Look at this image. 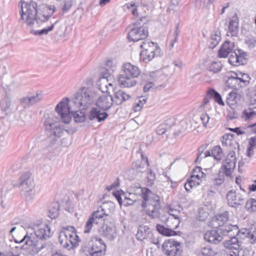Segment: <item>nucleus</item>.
I'll use <instances>...</instances> for the list:
<instances>
[{
    "mask_svg": "<svg viewBox=\"0 0 256 256\" xmlns=\"http://www.w3.org/2000/svg\"><path fill=\"white\" fill-rule=\"evenodd\" d=\"M100 82L98 89H90L82 88L76 94L75 102L78 106L88 108L90 105L95 104L97 108L104 111L110 109L114 102V99L110 95L104 94L108 92L109 87L113 88L111 82L106 84L105 88H102Z\"/></svg>",
    "mask_w": 256,
    "mask_h": 256,
    "instance_id": "nucleus-1",
    "label": "nucleus"
},
{
    "mask_svg": "<svg viewBox=\"0 0 256 256\" xmlns=\"http://www.w3.org/2000/svg\"><path fill=\"white\" fill-rule=\"evenodd\" d=\"M142 195L143 200L142 206L146 215L152 218H158L160 215V198L147 188H138L134 192H130L124 196V206L132 204Z\"/></svg>",
    "mask_w": 256,
    "mask_h": 256,
    "instance_id": "nucleus-2",
    "label": "nucleus"
},
{
    "mask_svg": "<svg viewBox=\"0 0 256 256\" xmlns=\"http://www.w3.org/2000/svg\"><path fill=\"white\" fill-rule=\"evenodd\" d=\"M21 10L20 20H23L29 26H33L35 22H39L47 21L56 11L54 6L46 4L43 6V9L48 14L46 15L38 14V4L36 2L31 1L30 3L20 1L19 3Z\"/></svg>",
    "mask_w": 256,
    "mask_h": 256,
    "instance_id": "nucleus-3",
    "label": "nucleus"
},
{
    "mask_svg": "<svg viewBox=\"0 0 256 256\" xmlns=\"http://www.w3.org/2000/svg\"><path fill=\"white\" fill-rule=\"evenodd\" d=\"M76 94L74 98L69 100L68 98L62 100L56 107L55 110L60 116L62 122L64 124H68L71 120L72 115L76 122H81L86 120L84 112L78 110H86L88 108H83V106H77L75 100Z\"/></svg>",
    "mask_w": 256,
    "mask_h": 256,
    "instance_id": "nucleus-4",
    "label": "nucleus"
},
{
    "mask_svg": "<svg viewBox=\"0 0 256 256\" xmlns=\"http://www.w3.org/2000/svg\"><path fill=\"white\" fill-rule=\"evenodd\" d=\"M52 235L50 226L46 224L39 228L34 234H26L20 242H24L23 248L29 250L34 253H38L46 246V242L43 240L49 238Z\"/></svg>",
    "mask_w": 256,
    "mask_h": 256,
    "instance_id": "nucleus-5",
    "label": "nucleus"
},
{
    "mask_svg": "<svg viewBox=\"0 0 256 256\" xmlns=\"http://www.w3.org/2000/svg\"><path fill=\"white\" fill-rule=\"evenodd\" d=\"M232 135L230 134H224L222 137V142L223 146H232L229 149V153L226 156L225 160L222 162V167L224 168V172L226 176H230L232 172L234 170L236 166V152L233 150L238 148V144L232 140Z\"/></svg>",
    "mask_w": 256,
    "mask_h": 256,
    "instance_id": "nucleus-6",
    "label": "nucleus"
},
{
    "mask_svg": "<svg viewBox=\"0 0 256 256\" xmlns=\"http://www.w3.org/2000/svg\"><path fill=\"white\" fill-rule=\"evenodd\" d=\"M20 186L22 194L27 200L34 199L35 196L34 184L31 174L28 172L23 174L20 178Z\"/></svg>",
    "mask_w": 256,
    "mask_h": 256,
    "instance_id": "nucleus-7",
    "label": "nucleus"
},
{
    "mask_svg": "<svg viewBox=\"0 0 256 256\" xmlns=\"http://www.w3.org/2000/svg\"><path fill=\"white\" fill-rule=\"evenodd\" d=\"M59 241L64 248L68 250L76 246L79 241V238L75 232L74 227L72 226L70 229H64L60 231L59 234Z\"/></svg>",
    "mask_w": 256,
    "mask_h": 256,
    "instance_id": "nucleus-8",
    "label": "nucleus"
},
{
    "mask_svg": "<svg viewBox=\"0 0 256 256\" xmlns=\"http://www.w3.org/2000/svg\"><path fill=\"white\" fill-rule=\"evenodd\" d=\"M142 48L140 52V58L144 62H148L152 60L160 52L157 44L146 40L142 42L140 45Z\"/></svg>",
    "mask_w": 256,
    "mask_h": 256,
    "instance_id": "nucleus-9",
    "label": "nucleus"
},
{
    "mask_svg": "<svg viewBox=\"0 0 256 256\" xmlns=\"http://www.w3.org/2000/svg\"><path fill=\"white\" fill-rule=\"evenodd\" d=\"M162 250L167 256H181L182 252V244L173 239L166 240L162 244Z\"/></svg>",
    "mask_w": 256,
    "mask_h": 256,
    "instance_id": "nucleus-10",
    "label": "nucleus"
},
{
    "mask_svg": "<svg viewBox=\"0 0 256 256\" xmlns=\"http://www.w3.org/2000/svg\"><path fill=\"white\" fill-rule=\"evenodd\" d=\"M115 209L114 202L111 201L104 202L100 206L94 211L104 222L108 219L112 220V216Z\"/></svg>",
    "mask_w": 256,
    "mask_h": 256,
    "instance_id": "nucleus-11",
    "label": "nucleus"
},
{
    "mask_svg": "<svg viewBox=\"0 0 256 256\" xmlns=\"http://www.w3.org/2000/svg\"><path fill=\"white\" fill-rule=\"evenodd\" d=\"M223 236L236 235L238 238L244 239L247 238L249 239V228H242L239 230L236 224L229 225L222 229Z\"/></svg>",
    "mask_w": 256,
    "mask_h": 256,
    "instance_id": "nucleus-12",
    "label": "nucleus"
},
{
    "mask_svg": "<svg viewBox=\"0 0 256 256\" xmlns=\"http://www.w3.org/2000/svg\"><path fill=\"white\" fill-rule=\"evenodd\" d=\"M148 34V30L146 26H135L130 30L128 38L130 40L138 42L146 38Z\"/></svg>",
    "mask_w": 256,
    "mask_h": 256,
    "instance_id": "nucleus-13",
    "label": "nucleus"
},
{
    "mask_svg": "<svg viewBox=\"0 0 256 256\" xmlns=\"http://www.w3.org/2000/svg\"><path fill=\"white\" fill-rule=\"evenodd\" d=\"M228 220V212H224L218 214L214 216L211 221L210 222V226L214 228H218V230L223 235V232L222 229L230 224L224 226V224Z\"/></svg>",
    "mask_w": 256,
    "mask_h": 256,
    "instance_id": "nucleus-14",
    "label": "nucleus"
},
{
    "mask_svg": "<svg viewBox=\"0 0 256 256\" xmlns=\"http://www.w3.org/2000/svg\"><path fill=\"white\" fill-rule=\"evenodd\" d=\"M88 246L90 250L88 251L90 256H100L102 250L106 247L102 240L101 239L98 240L97 238L89 242Z\"/></svg>",
    "mask_w": 256,
    "mask_h": 256,
    "instance_id": "nucleus-15",
    "label": "nucleus"
},
{
    "mask_svg": "<svg viewBox=\"0 0 256 256\" xmlns=\"http://www.w3.org/2000/svg\"><path fill=\"white\" fill-rule=\"evenodd\" d=\"M226 199L230 206L236 207L244 203V197L240 193L230 190L226 194Z\"/></svg>",
    "mask_w": 256,
    "mask_h": 256,
    "instance_id": "nucleus-16",
    "label": "nucleus"
},
{
    "mask_svg": "<svg viewBox=\"0 0 256 256\" xmlns=\"http://www.w3.org/2000/svg\"><path fill=\"white\" fill-rule=\"evenodd\" d=\"M246 54L240 50H234L228 58V62L234 66L244 64L246 62Z\"/></svg>",
    "mask_w": 256,
    "mask_h": 256,
    "instance_id": "nucleus-17",
    "label": "nucleus"
},
{
    "mask_svg": "<svg viewBox=\"0 0 256 256\" xmlns=\"http://www.w3.org/2000/svg\"><path fill=\"white\" fill-rule=\"evenodd\" d=\"M102 222L104 220L100 218V216L94 212L86 222L84 230V233H89L94 226H98L99 223Z\"/></svg>",
    "mask_w": 256,
    "mask_h": 256,
    "instance_id": "nucleus-18",
    "label": "nucleus"
},
{
    "mask_svg": "<svg viewBox=\"0 0 256 256\" xmlns=\"http://www.w3.org/2000/svg\"><path fill=\"white\" fill-rule=\"evenodd\" d=\"M122 70L124 72L123 74L133 78H137L140 73L138 66L130 62L124 63L122 67Z\"/></svg>",
    "mask_w": 256,
    "mask_h": 256,
    "instance_id": "nucleus-19",
    "label": "nucleus"
},
{
    "mask_svg": "<svg viewBox=\"0 0 256 256\" xmlns=\"http://www.w3.org/2000/svg\"><path fill=\"white\" fill-rule=\"evenodd\" d=\"M108 114L102 110L98 108H92L90 112L88 118L90 120H96L98 122H101L105 120Z\"/></svg>",
    "mask_w": 256,
    "mask_h": 256,
    "instance_id": "nucleus-20",
    "label": "nucleus"
},
{
    "mask_svg": "<svg viewBox=\"0 0 256 256\" xmlns=\"http://www.w3.org/2000/svg\"><path fill=\"white\" fill-rule=\"evenodd\" d=\"M105 228H104L102 234L110 240H112L116 237V228L113 222H110L109 224H105Z\"/></svg>",
    "mask_w": 256,
    "mask_h": 256,
    "instance_id": "nucleus-21",
    "label": "nucleus"
},
{
    "mask_svg": "<svg viewBox=\"0 0 256 256\" xmlns=\"http://www.w3.org/2000/svg\"><path fill=\"white\" fill-rule=\"evenodd\" d=\"M116 62L112 60H108L106 62L105 64L104 70L102 72V73H104V78L100 80V82L105 84L108 82L107 78L108 76L112 73L116 69Z\"/></svg>",
    "mask_w": 256,
    "mask_h": 256,
    "instance_id": "nucleus-22",
    "label": "nucleus"
},
{
    "mask_svg": "<svg viewBox=\"0 0 256 256\" xmlns=\"http://www.w3.org/2000/svg\"><path fill=\"white\" fill-rule=\"evenodd\" d=\"M220 233L218 230H212L207 232L204 235V240L216 244L221 242L222 236L220 234Z\"/></svg>",
    "mask_w": 256,
    "mask_h": 256,
    "instance_id": "nucleus-23",
    "label": "nucleus"
},
{
    "mask_svg": "<svg viewBox=\"0 0 256 256\" xmlns=\"http://www.w3.org/2000/svg\"><path fill=\"white\" fill-rule=\"evenodd\" d=\"M135 78L127 76L123 74H120L118 77V84L122 88H130L134 86L136 84Z\"/></svg>",
    "mask_w": 256,
    "mask_h": 256,
    "instance_id": "nucleus-24",
    "label": "nucleus"
},
{
    "mask_svg": "<svg viewBox=\"0 0 256 256\" xmlns=\"http://www.w3.org/2000/svg\"><path fill=\"white\" fill-rule=\"evenodd\" d=\"M44 124L47 130H52V128H53L60 121L58 118L52 114H44Z\"/></svg>",
    "mask_w": 256,
    "mask_h": 256,
    "instance_id": "nucleus-25",
    "label": "nucleus"
},
{
    "mask_svg": "<svg viewBox=\"0 0 256 256\" xmlns=\"http://www.w3.org/2000/svg\"><path fill=\"white\" fill-rule=\"evenodd\" d=\"M226 85L230 88L236 90L243 87L240 78L238 77V73H234V76L229 77L226 81Z\"/></svg>",
    "mask_w": 256,
    "mask_h": 256,
    "instance_id": "nucleus-26",
    "label": "nucleus"
},
{
    "mask_svg": "<svg viewBox=\"0 0 256 256\" xmlns=\"http://www.w3.org/2000/svg\"><path fill=\"white\" fill-rule=\"evenodd\" d=\"M234 46V42L226 41L218 51V56L220 58H226L230 53Z\"/></svg>",
    "mask_w": 256,
    "mask_h": 256,
    "instance_id": "nucleus-27",
    "label": "nucleus"
},
{
    "mask_svg": "<svg viewBox=\"0 0 256 256\" xmlns=\"http://www.w3.org/2000/svg\"><path fill=\"white\" fill-rule=\"evenodd\" d=\"M52 130H53L52 134L54 136L52 135L50 136L46 140V142L47 143H50L49 144V146H52L56 144V137H60V134L62 132V129L61 128L60 124H59V122L56 125V126H54L53 128H52Z\"/></svg>",
    "mask_w": 256,
    "mask_h": 256,
    "instance_id": "nucleus-28",
    "label": "nucleus"
},
{
    "mask_svg": "<svg viewBox=\"0 0 256 256\" xmlns=\"http://www.w3.org/2000/svg\"><path fill=\"white\" fill-rule=\"evenodd\" d=\"M228 236L230 237V239L224 242V246L230 250H238L240 248L238 238L236 235Z\"/></svg>",
    "mask_w": 256,
    "mask_h": 256,
    "instance_id": "nucleus-29",
    "label": "nucleus"
},
{
    "mask_svg": "<svg viewBox=\"0 0 256 256\" xmlns=\"http://www.w3.org/2000/svg\"><path fill=\"white\" fill-rule=\"evenodd\" d=\"M221 40V34L220 31L216 30L214 31L208 42V47L210 48H214Z\"/></svg>",
    "mask_w": 256,
    "mask_h": 256,
    "instance_id": "nucleus-30",
    "label": "nucleus"
},
{
    "mask_svg": "<svg viewBox=\"0 0 256 256\" xmlns=\"http://www.w3.org/2000/svg\"><path fill=\"white\" fill-rule=\"evenodd\" d=\"M238 30V22L236 17L232 18L230 20L228 24V32L232 36L236 35ZM228 36H230L228 34Z\"/></svg>",
    "mask_w": 256,
    "mask_h": 256,
    "instance_id": "nucleus-31",
    "label": "nucleus"
},
{
    "mask_svg": "<svg viewBox=\"0 0 256 256\" xmlns=\"http://www.w3.org/2000/svg\"><path fill=\"white\" fill-rule=\"evenodd\" d=\"M130 96L122 91L119 90L116 92L114 94V102L117 105L122 104L124 102L128 100Z\"/></svg>",
    "mask_w": 256,
    "mask_h": 256,
    "instance_id": "nucleus-32",
    "label": "nucleus"
},
{
    "mask_svg": "<svg viewBox=\"0 0 256 256\" xmlns=\"http://www.w3.org/2000/svg\"><path fill=\"white\" fill-rule=\"evenodd\" d=\"M150 233V228L146 226H141L138 228V232L136 234L138 240H142L146 238Z\"/></svg>",
    "mask_w": 256,
    "mask_h": 256,
    "instance_id": "nucleus-33",
    "label": "nucleus"
},
{
    "mask_svg": "<svg viewBox=\"0 0 256 256\" xmlns=\"http://www.w3.org/2000/svg\"><path fill=\"white\" fill-rule=\"evenodd\" d=\"M60 207L58 202L52 203L48 208V216L52 219L56 218L59 214Z\"/></svg>",
    "mask_w": 256,
    "mask_h": 256,
    "instance_id": "nucleus-34",
    "label": "nucleus"
},
{
    "mask_svg": "<svg viewBox=\"0 0 256 256\" xmlns=\"http://www.w3.org/2000/svg\"><path fill=\"white\" fill-rule=\"evenodd\" d=\"M175 229L172 228V227L166 228L160 224H157L156 226V230L160 234L168 236L176 235V232L174 230Z\"/></svg>",
    "mask_w": 256,
    "mask_h": 256,
    "instance_id": "nucleus-35",
    "label": "nucleus"
},
{
    "mask_svg": "<svg viewBox=\"0 0 256 256\" xmlns=\"http://www.w3.org/2000/svg\"><path fill=\"white\" fill-rule=\"evenodd\" d=\"M240 96L234 92L229 93L226 98V103L230 106L232 107L240 100Z\"/></svg>",
    "mask_w": 256,
    "mask_h": 256,
    "instance_id": "nucleus-36",
    "label": "nucleus"
},
{
    "mask_svg": "<svg viewBox=\"0 0 256 256\" xmlns=\"http://www.w3.org/2000/svg\"><path fill=\"white\" fill-rule=\"evenodd\" d=\"M11 105V98L8 92H6L5 96L0 101V108L2 111H6L10 108Z\"/></svg>",
    "mask_w": 256,
    "mask_h": 256,
    "instance_id": "nucleus-37",
    "label": "nucleus"
},
{
    "mask_svg": "<svg viewBox=\"0 0 256 256\" xmlns=\"http://www.w3.org/2000/svg\"><path fill=\"white\" fill-rule=\"evenodd\" d=\"M224 172H219L216 178H213L212 186L214 188L221 186L224 182Z\"/></svg>",
    "mask_w": 256,
    "mask_h": 256,
    "instance_id": "nucleus-38",
    "label": "nucleus"
},
{
    "mask_svg": "<svg viewBox=\"0 0 256 256\" xmlns=\"http://www.w3.org/2000/svg\"><path fill=\"white\" fill-rule=\"evenodd\" d=\"M169 214L171 216L174 220V225L171 226L170 224H168L167 226L168 227H172V228H177L180 223V217L178 216L177 213H179V212L174 211L172 209H170L168 212Z\"/></svg>",
    "mask_w": 256,
    "mask_h": 256,
    "instance_id": "nucleus-39",
    "label": "nucleus"
},
{
    "mask_svg": "<svg viewBox=\"0 0 256 256\" xmlns=\"http://www.w3.org/2000/svg\"><path fill=\"white\" fill-rule=\"evenodd\" d=\"M146 98L144 96H140L137 98L134 104V109L135 112L140 111L142 108L144 104H146Z\"/></svg>",
    "mask_w": 256,
    "mask_h": 256,
    "instance_id": "nucleus-40",
    "label": "nucleus"
},
{
    "mask_svg": "<svg viewBox=\"0 0 256 256\" xmlns=\"http://www.w3.org/2000/svg\"><path fill=\"white\" fill-rule=\"evenodd\" d=\"M200 120L204 126L206 128H210L213 124V120L210 119L208 114L206 113H203L200 116Z\"/></svg>",
    "mask_w": 256,
    "mask_h": 256,
    "instance_id": "nucleus-41",
    "label": "nucleus"
},
{
    "mask_svg": "<svg viewBox=\"0 0 256 256\" xmlns=\"http://www.w3.org/2000/svg\"><path fill=\"white\" fill-rule=\"evenodd\" d=\"M212 155L216 160H220L223 156V152L220 146L213 147L212 150Z\"/></svg>",
    "mask_w": 256,
    "mask_h": 256,
    "instance_id": "nucleus-42",
    "label": "nucleus"
},
{
    "mask_svg": "<svg viewBox=\"0 0 256 256\" xmlns=\"http://www.w3.org/2000/svg\"><path fill=\"white\" fill-rule=\"evenodd\" d=\"M208 95L213 97L214 100L216 102L219 104L224 106V102H223L221 96L214 89H210L208 92Z\"/></svg>",
    "mask_w": 256,
    "mask_h": 256,
    "instance_id": "nucleus-43",
    "label": "nucleus"
},
{
    "mask_svg": "<svg viewBox=\"0 0 256 256\" xmlns=\"http://www.w3.org/2000/svg\"><path fill=\"white\" fill-rule=\"evenodd\" d=\"M250 243L256 244V223L253 224L249 228V240Z\"/></svg>",
    "mask_w": 256,
    "mask_h": 256,
    "instance_id": "nucleus-44",
    "label": "nucleus"
},
{
    "mask_svg": "<svg viewBox=\"0 0 256 256\" xmlns=\"http://www.w3.org/2000/svg\"><path fill=\"white\" fill-rule=\"evenodd\" d=\"M170 124L168 123V120H165L163 123L160 124L156 129V132L158 134H164L170 128Z\"/></svg>",
    "mask_w": 256,
    "mask_h": 256,
    "instance_id": "nucleus-45",
    "label": "nucleus"
},
{
    "mask_svg": "<svg viewBox=\"0 0 256 256\" xmlns=\"http://www.w3.org/2000/svg\"><path fill=\"white\" fill-rule=\"evenodd\" d=\"M245 206L250 212H256V196L254 198L248 200Z\"/></svg>",
    "mask_w": 256,
    "mask_h": 256,
    "instance_id": "nucleus-46",
    "label": "nucleus"
},
{
    "mask_svg": "<svg viewBox=\"0 0 256 256\" xmlns=\"http://www.w3.org/2000/svg\"><path fill=\"white\" fill-rule=\"evenodd\" d=\"M255 116H256V111L249 108L243 112L242 116L245 120H248L252 118Z\"/></svg>",
    "mask_w": 256,
    "mask_h": 256,
    "instance_id": "nucleus-47",
    "label": "nucleus"
},
{
    "mask_svg": "<svg viewBox=\"0 0 256 256\" xmlns=\"http://www.w3.org/2000/svg\"><path fill=\"white\" fill-rule=\"evenodd\" d=\"M31 104L34 105L40 102L43 98V94L42 92H38L30 96Z\"/></svg>",
    "mask_w": 256,
    "mask_h": 256,
    "instance_id": "nucleus-48",
    "label": "nucleus"
},
{
    "mask_svg": "<svg viewBox=\"0 0 256 256\" xmlns=\"http://www.w3.org/2000/svg\"><path fill=\"white\" fill-rule=\"evenodd\" d=\"M54 24H52L48 28H44L42 30H32L31 31V33L34 34V35H43L46 34H48L49 32L52 31L54 27Z\"/></svg>",
    "mask_w": 256,
    "mask_h": 256,
    "instance_id": "nucleus-49",
    "label": "nucleus"
},
{
    "mask_svg": "<svg viewBox=\"0 0 256 256\" xmlns=\"http://www.w3.org/2000/svg\"><path fill=\"white\" fill-rule=\"evenodd\" d=\"M222 64L220 62H212L209 67L210 71L216 73L220 71Z\"/></svg>",
    "mask_w": 256,
    "mask_h": 256,
    "instance_id": "nucleus-50",
    "label": "nucleus"
},
{
    "mask_svg": "<svg viewBox=\"0 0 256 256\" xmlns=\"http://www.w3.org/2000/svg\"><path fill=\"white\" fill-rule=\"evenodd\" d=\"M124 10L128 9L130 10L134 16H138V12H137V9L136 7L134 2H132L130 3L126 4L124 6Z\"/></svg>",
    "mask_w": 256,
    "mask_h": 256,
    "instance_id": "nucleus-51",
    "label": "nucleus"
},
{
    "mask_svg": "<svg viewBox=\"0 0 256 256\" xmlns=\"http://www.w3.org/2000/svg\"><path fill=\"white\" fill-rule=\"evenodd\" d=\"M238 77L240 78L243 86H244L248 84L250 78L248 74L240 72V74H238Z\"/></svg>",
    "mask_w": 256,
    "mask_h": 256,
    "instance_id": "nucleus-52",
    "label": "nucleus"
},
{
    "mask_svg": "<svg viewBox=\"0 0 256 256\" xmlns=\"http://www.w3.org/2000/svg\"><path fill=\"white\" fill-rule=\"evenodd\" d=\"M212 254V250L208 247H203L198 252L199 256H211Z\"/></svg>",
    "mask_w": 256,
    "mask_h": 256,
    "instance_id": "nucleus-53",
    "label": "nucleus"
},
{
    "mask_svg": "<svg viewBox=\"0 0 256 256\" xmlns=\"http://www.w3.org/2000/svg\"><path fill=\"white\" fill-rule=\"evenodd\" d=\"M72 4V0H64L62 6V12L64 13L69 10Z\"/></svg>",
    "mask_w": 256,
    "mask_h": 256,
    "instance_id": "nucleus-54",
    "label": "nucleus"
},
{
    "mask_svg": "<svg viewBox=\"0 0 256 256\" xmlns=\"http://www.w3.org/2000/svg\"><path fill=\"white\" fill-rule=\"evenodd\" d=\"M194 174H192L193 176H195L197 179H201L204 178L206 174L202 172V168L200 167H197L194 170Z\"/></svg>",
    "mask_w": 256,
    "mask_h": 256,
    "instance_id": "nucleus-55",
    "label": "nucleus"
},
{
    "mask_svg": "<svg viewBox=\"0 0 256 256\" xmlns=\"http://www.w3.org/2000/svg\"><path fill=\"white\" fill-rule=\"evenodd\" d=\"M214 0H196V6L200 8L202 6H206L212 4Z\"/></svg>",
    "mask_w": 256,
    "mask_h": 256,
    "instance_id": "nucleus-56",
    "label": "nucleus"
},
{
    "mask_svg": "<svg viewBox=\"0 0 256 256\" xmlns=\"http://www.w3.org/2000/svg\"><path fill=\"white\" fill-rule=\"evenodd\" d=\"M228 256H251V254L249 250L241 249L238 251V254L233 252Z\"/></svg>",
    "mask_w": 256,
    "mask_h": 256,
    "instance_id": "nucleus-57",
    "label": "nucleus"
},
{
    "mask_svg": "<svg viewBox=\"0 0 256 256\" xmlns=\"http://www.w3.org/2000/svg\"><path fill=\"white\" fill-rule=\"evenodd\" d=\"M148 20V19L146 16H142L134 24L135 26H144Z\"/></svg>",
    "mask_w": 256,
    "mask_h": 256,
    "instance_id": "nucleus-58",
    "label": "nucleus"
},
{
    "mask_svg": "<svg viewBox=\"0 0 256 256\" xmlns=\"http://www.w3.org/2000/svg\"><path fill=\"white\" fill-rule=\"evenodd\" d=\"M132 168L133 171L136 170L137 172H142L144 170V168L138 162L133 163Z\"/></svg>",
    "mask_w": 256,
    "mask_h": 256,
    "instance_id": "nucleus-59",
    "label": "nucleus"
},
{
    "mask_svg": "<svg viewBox=\"0 0 256 256\" xmlns=\"http://www.w3.org/2000/svg\"><path fill=\"white\" fill-rule=\"evenodd\" d=\"M188 180L190 182H192L193 187L199 185L201 182L200 179H197L195 176H193L192 175Z\"/></svg>",
    "mask_w": 256,
    "mask_h": 256,
    "instance_id": "nucleus-60",
    "label": "nucleus"
},
{
    "mask_svg": "<svg viewBox=\"0 0 256 256\" xmlns=\"http://www.w3.org/2000/svg\"><path fill=\"white\" fill-rule=\"evenodd\" d=\"M20 102L24 107L32 106V104H31V101L30 96H27L22 98Z\"/></svg>",
    "mask_w": 256,
    "mask_h": 256,
    "instance_id": "nucleus-61",
    "label": "nucleus"
},
{
    "mask_svg": "<svg viewBox=\"0 0 256 256\" xmlns=\"http://www.w3.org/2000/svg\"><path fill=\"white\" fill-rule=\"evenodd\" d=\"M246 44L249 48H252L256 46V39L255 38H250L246 41Z\"/></svg>",
    "mask_w": 256,
    "mask_h": 256,
    "instance_id": "nucleus-62",
    "label": "nucleus"
},
{
    "mask_svg": "<svg viewBox=\"0 0 256 256\" xmlns=\"http://www.w3.org/2000/svg\"><path fill=\"white\" fill-rule=\"evenodd\" d=\"M200 220L202 221L205 220L209 216L208 213V212H204L203 210L200 212Z\"/></svg>",
    "mask_w": 256,
    "mask_h": 256,
    "instance_id": "nucleus-63",
    "label": "nucleus"
},
{
    "mask_svg": "<svg viewBox=\"0 0 256 256\" xmlns=\"http://www.w3.org/2000/svg\"><path fill=\"white\" fill-rule=\"evenodd\" d=\"M249 144L252 148H253L256 146V136L252 137L250 138Z\"/></svg>",
    "mask_w": 256,
    "mask_h": 256,
    "instance_id": "nucleus-64",
    "label": "nucleus"
}]
</instances>
